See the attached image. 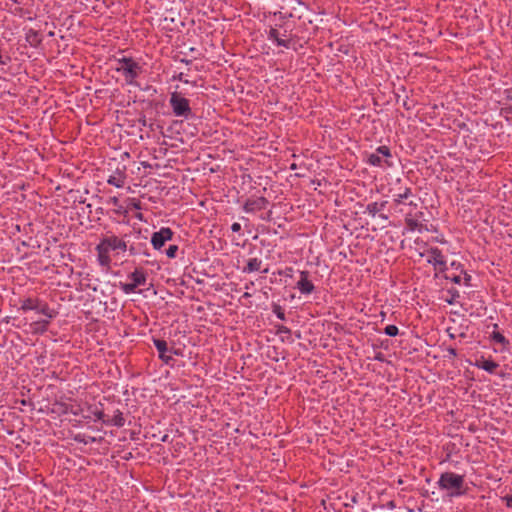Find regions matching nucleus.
<instances>
[{"instance_id": "1", "label": "nucleus", "mask_w": 512, "mask_h": 512, "mask_svg": "<svg viewBox=\"0 0 512 512\" xmlns=\"http://www.w3.org/2000/svg\"><path fill=\"white\" fill-rule=\"evenodd\" d=\"M127 244L124 239L119 238L114 234L105 235L100 239V242L96 245L95 250L97 252V261L100 266L110 268L111 265V251H127Z\"/></svg>"}, {"instance_id": "2", "label": "nucleus", "mask_w": 512, "mask_h": 512, "mask_svg": "<svg viewBox=\"0 0 512 512\" xmlns=\"http://www.w3.org/2000/svg\"><path fill=\"white\" fill-rule=\"evenodd\" d=\"M438 486L441 490L448 492L449 497H459L467 494L468 487L465 485L463 475L454 472H444L440 475Z\"/></svg>"}, {"instance_id": "3", "label": "nucleus", "mask_w": 512, "mask_h": 512, "mask_svg": "<svg viewBox=\"0 0 512 512\" xmlns=\"http://www.w3.org/2000/svg\"><path fill=\"white\" fill-rule=\"evenodd\" d=\"M169 106L172 113L176 117H181L185 120L196 119L197 116L190 106V100L185 97V94L179 91L170 93Z\"/></svg>"}, {"instance_id": "4", "label": "nucleus", "mask_w": 512, "mask_h": 512, "mask_svg": "<svg viewBox=\"0 0 512 512\" xmlns=\"http://www.w3.org/2000/svg\"><path fill=\"white\" fill-rule=\"evenodd\" d=\"M158 142L170 148L185 150L187 141L196 134L187 130H159Z\"/></svg>"}, {"instance_id": "5", "label": "nucleus", "mask_w": 512, "mask_h": 512, "mask_svg": "<svg viewBox=\"0 0 512 512\" xmlns=\"http://www.w3.org/2000/svg\"><path fill=\"white\" fill-rule=\"evenodd\" d=\"M115 70L121 73L128 85H137L136 79L142 73V67L131 57L117 59Z\"/></svg>"}, {"instance_id": "6", "label": "nucleus", "mask_w": 512, "mask_h": 512, "mask_svg": "<svg viewBox=\"0 0 512 512\" xmlns=\"http://www.w3.org/2000/svg\"><path fill=\"white\" fill-rule=\"evenodd\" d=\"M108 170L111 172V175L107 179V183L117 188L124 187L127 179V166L122 162L112 159L108 163Z\"/></svg>"}, {"instance_id": "7", "label": "nucleus", "mask_w": 512, "mask_h": 512, "mask_svg": "<svg viewBox=\"0 0 512 512\" xmlns=\"http://www.w3.org/2000/svg\"><path fill=\"white\" fill-rule=\"evenodd\" d=\"M174 232L169 227H162L159 231L154 232L151 236V244L155 250L164 247L167 241L172 240Z\"/></svg>"}, {"instance_id": "8", "label": "nucleus", "mask_w": 512, "mask_h": 512, "mask_svg": "<svg viewBox=\"0 0 512 512\" xmlns=\"http://www.w3.org/2000/svg\"><path fill=\"white\" fill-rule=\"evenodd\" d=\"M268 204H269V200L264 196H260L257 198H248L244 202L242 208L247 213H255V212L262 211V210L266 209Z\"/></svg>"}, {"instance_id": "9", "label": "nucleus", "mask_w": 512, "mask_h": 512, "mask_svg": "<svg viewBox=\"0 0 512 512\" xmlns=\"http://www.w3.org/2000/svg\"><path fill=\"white\" fill-rule=\"evenodd\" d=\"M309 271H300V279L297 282L296 288L301 294L309 295L315 291L314 284L309 280Z\"/></svg>"}, {"instance_id": "10", "label": "nucleus", "mask_w": 512, "mask_h": 512, "mask_svg": "<svg viewBox=\"0 0 512 512\" xmlns=\"http://www.w3.org/2000/svg\"><path fill=\"white\" fill-rule=\"evenodd\" d=\"M33 311H35L38 314L44 315L45 317H47L49 319H54L59 314V312L56 309L51 308L45 300H43L39 297L36 298V302H35Z\"/></svg>"}, {"instance_id": "11", "label": "nucleus", "mask_w": 512, "mask_h": 512, "mask_svg": "<svg viewBox=\"0 0 512 512\" xmlns=\"http://www.w3.org/2000/svg\"><path fill=\"white\" fill-rule=\"evenodd\" d=\"M153 344L155 348L158 351L159 358L165 363L170 364L171 361H173V358L168 352L170 351V348L168 347V343L164 339L155 338L152 339Z\"/></svg>"}, {"instance_id": "12", "label": "nucleus", "mask_w": 512, "mask_h": 512, "mask_svg": "<svg viewBox=\"0 0 512 512\" xmlns=\"http://www.w3.org/2000/svg\"><path fill=\"white\" fill-rule=\"evenodd\" d=\"M474 366H476L479 369H483L490 374H494L496 372V369L499 367V364L495 362L493 359H487L483 355H481L475 360Z\"/></svg>"}, {"instance_id": "13", "label": "nucleus", "mask_w": 512, "mask_h": 512, "mask_svg": "<svg viewBox=\"0 0 512 512\" xmlns=\"http://www.w3.org/2000/svg\"><path fill=\"white\" fill-rule=\"evenodd\" d=\"M146 237L143 241L139 242H133L131 245H127V251L129 252L130 256H138V255H144V256H150L148 245L146 242Z\"/></svg>"}, {"instance_id": "14", "label": "nucleus", "mask_w": 512, "mask_h": 512, "mask_svg": "<svg viewBox=\"0 0 512 512\" xmlns=\"http://www.w3.org/2000/svg\"><path fill=\"white\" fill-rule=\"evenodd\" d=\"M52 319L45 317V319L37 320L31 323L33 333L44 334L48 331Z\"/></svg>"}, {"instance_id": "15", "label": "nucleus", "mask_w": 512, "mask_h": 512, "mask_svg": "<svg viewBox=\"0 0 512 512\" xmlns=\"http://www.w3.org/2000/svg\"><path fill=\"white\" fill-rule=\"evenodd\" d=\"M128 278L131 279L132 284H135V286L138 287L146 283L147 275L143 269L136 268L128 275Z\"/></svg>"}, {"instance_id": "16", "label": "nucleus", "mask_w": 512, "mask_h": 512, "mask_svg": "<svg viewBox=\"0 0 512 512\" xmlns=\"http://www.w3.org/2000/svg\"><path fill=\"white\" fill-rule=\"evenodd\" d=\"M262 261L259 258H250L247 260L246 265L242 268V273L250 274L253 272L261 271Z\"/></svg>"}, {"instance_id": "17", "label": "nucleus", "mask_w": 512, "mask_h": 512, "mask_svg": "<svg viewBox=\"0 0 512 512\" xmlns=\"http://www.w3.org/2000/svg\"><path fill=\"white\" fill-rule=\"evenodd\" d=\"M268 39L273 41L279 47L289 48L290 46V41L281 38L276 28H270L268 32Z\"/></svg>"}, {"instance_id": "18", "label": "nucleus", "mask_w": 512, "mask_h": 512, "mask_svg": "<svg viewBox=\"0 0 512 512\" xmlns=\"http://www.w3.org/2000/svg\"><path fill=\"white\" fill-rule=\"evenodd\" d=\"M106 425L116 426L118 428L123 427L125 425V418L123 416V413L119 409L115 410L113 417L107 418Z\"/></svg>"}, {"instance_id": "19", "label": "nucleus", "mask_w": 512, "mask_h": 512, "mask_svg": "<svg viewBox=\"0 0 512 512\" xmlns=\"http://www.w3.org/2000/svg\"><path fill=\"white\" fill-rule=\"evenodd\" d=\"M430 254V258L427 260L429 264H432L434 267H437V264L445 259L444 255L442 254V251L437 247H431L427 251Z\"/></svg>"}, {"instance_id": "20", "label": "nucleus", "mask_w": 512, "mask_h": 512, "mask_svg": "<svg viewBox=\"0 0 512 512\" xmlns=\"http://www.w3.org/2000/svg\"><path fill=\"white\" fill-rule=\"evenodd\" d=\"M494 329L498 328V324L493 325ZM491 341L502 345L503 348H507L510 345V341L499 331L494 330L490 335Z\"/></svg>"}, {"instance_id": "21", "label": "nucleus", "mask_w": 512, "mask_h": 512, "mask_svg": "<svg viewBox=\"0 0 512 512\" xmlns=\"http://www.w3.org/2000/svg\"><path fill=\"white\" fill-rule=\"evenodd\" d=\"M109 203H111L113 206L116 207V209H114V213L116 215H119V216H126L128 214V210L127 208H125L124 206H122L120 204V201H119V198L116 197V196H113V197H110Z\"/></svg>"}, {"instance_id": "22", "label": "nucleus", "mask_w": 512, "mask_h": 512, "mask_svg": "<svg viewBox=\"0 0 512 512\" xmlns=\"http://www.w3.org/2000/svg\"><path fill=\"white\" fill-rule=\"evenodd\" d=\"M26 40L33 47L38 46L42 41V39L39 36V33L33 29H30L26 33Z\"/></svg>"}, {"instance_id": "23", "label": "nucleus", "mask_w": 512, "mask_h": 512, "mask_svg": "<svg viewBox=\"0 0 512 512\" xmlns=\"http://www.w3.org/2000/svg\"><path fill=\"white\" fill-rule=\"evenodd\" d=\"M410 196H412V189L410 187H406L403 192L395 195L393 202L395 205H399L404 203V201L407 200Z\"/></svg>"}, {"instance_id": "24", "label": "nucleus", "mask_w": 512, "mask_h": 512, "mask_svg": "<svg viewBox=\"0 0 512 512\" xmlns=\"http://www.w3.org/2000/svg\"><path fill=\"white\" fill-rule=\"evenodd\" d=\"M386 201L384 202H381V203H377V202H372V203H369L367 206H366V211L371 215V216H375L379 211L383 210L385 205H386Z\"/></svg>"}, {"instance_id": "25", "label": "nucleus", "mask_w": 512, "mask_h": 512, "mask_svg": "<svg viewBox=\"0 0 512 512\" xmlns=\"http://www.w3.org/2000/svg\"><path fill=\"white\" fill-rule=\"evenodd\" d=\"M37 297H27L23 300H21V306L19 310H22L23 312L34 310L35 302Z\"/></svg>"}, {"instance_id": "26", "label": "nucleus", "mask_w": 512, "mask_h": 512, "mask_svg": "<svg viewBox=\"0 0 512 512\" xmlns=\"http://www.w3.org/2000/svg\"><path fill=\"white\" fill-rule=\"evenodd\" d=\"M126 137H132L128 139V141H132L133 143H137L138 140H144V136L142 134L143 130H124Z\"/></svg>"}, {"instance_id": "27", "label": "nucleus", "mask_w": 512, "mask_h": 512, "mask_svg": "<svg viewBox=\"0 0 512 512\" xmlns=\"http://www.w3.org/2000/svg\"><path fill=\"white\" fill-rule=\"evenodd\" d=\"M405 223L407 225V227L409 228V230L411 231H415L417 229H419V227H421L422 225L418 222L417 219H413L410 217V215H407L406 218H405Z\"/></svg>"}, {"instance_id": "28", "label": "nucleus", "mask_w": 512, "mask_h": 512, "mask_svg": "<svg viewBox=\"0 0 512 512\" xmlns=\"http://www.w3.org/2000/svg\"><path fill=\"white\" fill-rule=\"evenodd\" d=\"M95 420H98V421H101L103 424L106 425V415L103 411V409H99L98 407L95 406V408L91 411Z\"/></svg>"}, {"instance_id": "29", "label": "nucleus", "mask_w": 512, "mask_h": 512, "mask_svg": "<svg viewBox=\"0 0 512 512\" xmlns=\"http://www.w3.org/2000/svg\"><path fill=\"white\" fill-rule=\"evenodd\" d=\"M74 440L78 443H83V444H89V443H94L96 441V438L95 437H92V436H86L84 434H77L75 437H74Z\"/></svg>"}, {"instance_id": "30", "label": "nucleus", "mask_w": 512, "mask_h": 512, "mask_svg": "<svg viewBox=\"0 0 512 512\" xmlns=\"http://www.w3.org/2000/svg\"><path fill=\"white\" fill-rule=\"evenodd\" d=\"M273 313L282 321L286 320L284 309L277 303L272 304Z\"/></svg>"}, {"instance_id": "31", "label": "nucleus", "mask_w": 512, "mask_h": 512, "mask_svg": "<svg viewBox=\"0 0 512 512\" xmlns=\"http://www.w3.org/2000/svg\"><path fill=\"white\" fill-rule=\"evenodd\" d=\"M368 163L373 166H381L382 158L377 153H373L368 157Z\"/></svg>"}, {"instance_id": "32", "label": "nucleus", "mask_w": 512, "mask_h": 512, "mask_svg": "<svg viewBox=\"0 0 512 512\" xmlns=\"http://www.w3.org/2000/svg\"><path fill=\"white\" fill-rule=\"evenodd\" d=\"M120 287L122 289V291L126 294H130V293H134L137 289V287L135 286V284H132V282L130 283H120Z\"/></svg>"}, {"instance_id": "33", "label": "nucleus", "mask_w": 512, "mask_h": 512, "mask_svg": "<svg viewBox=\"0 0 512 512\" xmlns=\"http://www.w3.org/2000/svg\"><path fill=\"white\" fill-rule=\"evenodd\" d=\"M384 333L387 335V336H390V337H395L398 335L399 333V329L397 326L395 325H388L384 328Z\"/></svg>"}, {"instance_id": "34", "label": "nucleus", "mask_w": 512, "mask_h": 512, "mask_svg": "<svg viewBox=\"0 0 512 512\" xmlns=\"http://www.w3.org/2000/svg\"><path fill=\"white\" fill-rule=\"evenodd\" d=\"M179 248L177 245H170L166 250V255L170 259H174L177 256Z\"/></svg>"}, {"instance_id": "35", "label": "nucleus", "mask_w": 512, "mask_h": 512, "mask_svg": "<svg viewBox=\"0 0 512 512\" xmlns=\"http://www.w3.org/2000/svg\"><path fill=\"white\" fill-rule=\"evenodd\" d=\"M275 328H276V334L277 335H281V334L291 335V329L289 327H287V326L275 325Z\"/></svg>"}, {"instance_id": "36", "label": "nucleus", "mask_w": 512, "mask_h": 512, "mask_svg": "<svg viewBox=\"0 0 512 512\" xmlns=\"http://www.w3.org/2000/svg\"><path fill=\"white\" fill-rule=\"evenodd\" d=\"M128 208H133V209H136V210L142 209L141 201L136 199V198H130L129 199Z\"/></svg>"}, {"instance_id": "37", "label": "nucleus", "mask_w": 512, "mask_h": 512, "mask_svg": "<svg viewBox=\"0 0 512 512\" xmlns=\"http://www.w3.org/2000/svg\"><path fill=\"white\" fill-rule=\"evenodd\" d=\"M277 274L279 276H286V277L292 278L293 277V268L292 267H286L283 270H278Z\"/></svg>"}, {"instance_id": "38", "label": "nucleus", "mask_w": 512, "mask_h": 512, "mask_svg": "<svg viewBox=\"0 0 512 512\" xmlns=\"http://www.w3.org/2000/svg\"><path fill=\"white\" fill-rule=\"evenodd\" d=\"M448 293L451 295V299L446 300L449 304H453L455 302V299L460 296L459 292L455 288L449 289Z\"/></svg>"}, {"instance_id": "39", "label": "nucleus", "mask_w": 512, "mask_h": 512, "mask_svg": "<svg viewBox=\"0 0 512 512\" xmlns=\"http://www.w3.org/2000/svg\"><path fill=\"white\" fill-rule=\"evenodd\" d=\"M376 151H377L378 155L381 154V155H383L385 157H391L390 149L387 146H380V147L377 148Z\"/></svg>"}, {"instance_id": "40", "label": "nucleus", "mask_w": 512, "mask_h": 512, "mask_svg": "<svg viewBox=\"0 0 512 512\" xmlns=\"http://www.w3.org/2000/svg\"><path fill=\"white\" fill-rule=\"evenodd\" d=\"M439 273H444L448 268H447V263H446V260L443 259L441 260L438 264H437V267H434Z\"/></svg>"}, {"instance_id": "41", "label": "nucleus", "mask_w": 512, "mask_h": 512, "mask_svg": "<svg viewBox=\"0 0 512 512\" xmlns=\"http://www.w3.org/2000/svg\"><path fill=\"white\" fill-rule=\"evenodd\" d=\"M447 355H444L445 358H454L457 356V350L453 347H447L446 349Z\"/></svg>"}, {"instance_id": "42", "label": "nucleus", "mask_w": 512, "mask_h": 512, "mask_svg": "<svg viewBox=\"0 0 512 512\" xmlns=\"http://www.w3.org/2000/svg\"><path fill=\"white\" fill-rule=\"evenodd\" d=\"M402 105H403L407 110H410V109H412V108L415 106V102H414L413 100H410L408 97H406V98L403 100Z\"/></svg>"}, {"instance_id": "43", "label": "nucleus", "mask_w": 512, "mask_h": 512, "mask_svg": "<svg viewBox=\"0 0 512 512\" xmlns=\"http://www.w3.org/2000/svg\"><path fill=\"white\" fill-rule=\"evenodd\" d=\"M444 277H445V279L451 280L455 284H460L461 283V276H460V274L459 275L454 274L452 276L445 275Z\"/></svg>"}, {"instance_id": "44", "label": "nucleus", "mask_w": 512, "mask_h": 512, "mask_svg": "<svg viewBox=\"0 0 512 512\" xmlns=\"http://www.w3.org/2000/svg\"><path fill=\"white\" fill-rule=\"evenodd\" d=\"M501 499L506 504V506L508 508H512V494L511 495H505Z\"/></svg>"}, {"instance_id": "45", "label": "nucleus", "mask_w": 512, "mask_h": 512, "mask_svg": "<svg viewBox=\"0 0 512 512\" xmlns=\"http://www.w3.org/2000/svg\"><path fill=\"white\" fill-rule=\"evenodd\" d=\"M173 80H178V81H182L184 83H189L188 80L184 79V74L182 72L178 73V74H175L173 75L172 77Z\"/></svg>"}, {"instance_id": "46", "label": "nucleus", "mask_w": 512, "mask_h": 512, "mask_svg": "<svg viewBox=\"0 0 512 512\" xmlns=\"http://www.w3.org/2000/svg\"><path fill=\"white\" fill-rule=\"evenodd\" d=\"M451 267L454 268L455 270H459L460 273L464 272L463 265L460 262L453 261L451 263Z\"/></svg>"}, {"instance_id": "47", "label": "nucleus", "mask_w": 512, "mask_h": 512, "mask_svg": "<svg viewBox=\"0 0 512 512\" xmlns=\"http://www.w3.org/2000/svg\"><path fill=\"white\" fill-rule=\"evenodd\" d=\"M374 360L379 361V362H385L386 358L382 352H377L374 356Z\"/></svg>"}, {"instance_id": "48", "label": "nucleus", "mask_w": 512, "mask_h": 512, "mask_svg": "<svg viewBox=\"0 0 512 512\" xmlns=\"http://www.w3.org/2000/svg\"><path fill=\"white\" fill-rule=\"evenodd\" d=\"M460 274L464 275V284L469 286L471 281V275H469L465 270L464 272H461Z\"/></svg>"}, {"instance_id": "49", "label": "nucleus", "mask_w": 512, "mask_h": 512, "mask_svg": "<svg viewBox=\"0 0 512 512\" xmlns=\"http://www.w3.org/2000/svg\"><path fill=\"white\" fill-rule=\"evenodd\" d=\"M504 95L507 100L512 101V87L504 90Z\"/></svg>"}, {"instance_id": "50", "label": "nucleus", "mask_w": 512, "mask_h": 512, "mask_svg": "<svg viewBox=\"0 0 512 512\" xmlns=\"http://www.w3.org/2000/svg\"><path fill=\"white\" fill-rule=\"evenodd\" d=\"M231 230H232V232H235V233L240 232V230H241V225H240L239 223H237V222H234V223L231 225Z\"/></svg>"}, {"instance_id": "51", "label": "nucleus", "mask_w": 512, "mask_h": 512, "mask_svg": "<svg viewBox=\"0 0 512 512\" xmlns=\"http://www.w3.org/2000/svg\"><path fill=\"white\" fill-rule=\"evenodd\" d=\"M169 353L174 354V355H182V351L180 349H175V348H170Z\"/></svg>"}, {"instance_id": "52", "label": "nucleus", "mask_w": 512, "mask_h": 512, "mask_svg": "<svg viewBox=\"0 0 512 512\" xmlns=\"http://www.w3.org/2000/svg\"><path fill=\"white\" fill-rule=\"evenodd\" d=\"M298 168L296 163H292L289 167L290 170H296Z\"/></svg>"}, {"instance_id": "53", "label": "nucleus", "mask_w": 512, "mask_h": 512, "mask_svg": "<svg viewBox=\"0 0 512 512\" xmlns=\"http://www.w3.org/2000/svg\"><path fill=\"white\" fill-rule=\"evenodd\" d=\"M211 135H212L211 130H208L207 132L203 131V136L207 137V136H211Z\"/></svg>"}, {"instance_id": "54", "label": "nucleus", "mask_w": 512, "mask_h": 512, "mask_svg": "<svg viewBox=\"0 0 512 512\" xmlns=\"http://www.w3.org/2000/svg\"><path fill=\"white\" fill-rule=\"evenodd\" d=\"M135 217H136L137 219L141 220V221L143 220V214H142V213H137V214L135 215Z\"/></svg>"}, {"instance_id": "55", "label": "nucleus", "mask_w": 512, "mask_h": 512, "mask_svg": "<svg viewBox=\"0 0 512 512\" xmlns=\"http://www.w3.org/2000/svg\"><path fill=\"white\" fill-rule=\"evenodd\" d=\"M271 214H272V212H271V211H269V212L267 213V216H266V217H264L263 219H265V220H268V221H269V220L271 219Z\"/></svg>"}, {"instance_id": "56", "label": "nucleus", "mask_w": 512, "mask_h": 512, "mask_svg": "<svg viewBox=\"0 0 512 512\" xmlns=\"http://www.w3.org/2000/svg\"><path fill=\"white\" fill-rule=\"evenodd\" d=\"M155 131H156V130H154V129L148 130V131H147V138H150V133H151V132L155 135V133H154Z\"/></svg>"}, {"instance_id": "57", "label": "nucleus", "mask_w": 512, "mask_h": 512, "mask_svg": "<svg viewBox=\"0 0 512 512\" xmlns=\"http://www.w3.org/2000/svg\"><path fill=\"white\" fill-rule=\"evenodd\" d=\"M142 165H143L145 168H151V167H152L148 162H142Z\"/></svg>"}, {"instance_id": "58", "label": "nucleus", "mask_w": 512, "mask_h": 512, "mask_svg": "<svg viewBox=\"0 0 512 512\" xmlns=\"http://www.w3.org/2000/svg\"><path fill=\"white\" fill-rule=\"evenodd\" d=\"M249 297H251V294H250V293L245 292V293L243 294V298H249Z\"/></svg>"}, {"instance_id": "59", "label": "nucleus", "mask_w": 512, "mask_h": 512, "mask_svg": "<svg viewBox=\"0 0 512 512\" xmlns=\"http://www.w3.org/2000/svg\"><path fill=\"white\" fill-rule=\"evenodd\" d=\"M167 439H168V435H164V436L162 437L161 441H162V442H166V441H167Z\"/></svg>"}, {"instance_id": "60", "label": "nucleus", "mask_w": 512, "mask_h": 512, "mask_svg": "<svg viewBox=\"0 0 512 512\" xmlns=\"http://www.w3.org/2000/svg\"><path fill=\"white\" fill-rule=\"evenodd\" d=\"M18 135H19V137H23L24 136L23 131L22 130H18Z\"/></svg>"}, {"instance_id": "61", "label": "nucleus", "mask_w": 512, "mask_h": 512, "mask_svg": "<svg viewBox=\"0 0 512 512\" xmlns=\"http://www.w3.org/2000/svg\"><path fill=\"white\" fill-rule=\"evenodd\" d=\"M408 204L411 205V206H415V207L417 206V204L414 203L413 201H410Z\"/></svg>"}, {"instance_id": "62", "label": "nucleus", "mask_w": 512, "mask_h": 512, "mask_svg": "<svg viewBox=\"0 0 512 512\" xmlns=\"http://www.w3.org/2000/svg\"><path fill=\"white\" fill-rule=\"evenodd\" d=\"M268 271H269L268 268H265L262 270V273H268Z\"/></svg>"}, {"instance_id": "63", "label": "nucleus", "mask_w": 512, "mask_h": 512, "mask_svg": "<svg viewBox=\"0 0 512 512\" xmlns=\"http://www.w3.org/2000/svg\"><path fill=\"white\" fill-rule=\"evenodd\" d=\"M380 217L383 218V219H387V216L383 215V214H381Z\"/></svg>"}, {"instance_id": "64", "label": "nucleus", "mask_w": 512, "mask_h": 512, "mask_svg": "<svg viewBox=\"0 0 512 512\" xmlns=\"http://www.w3.org/2000/svg\"><path fill=\"white\" fill-rule=\"evenodd\" d=\"M352 502H354V503L356 502V497L355 496L352 498Z\"/></svg>"}]
</instances>
